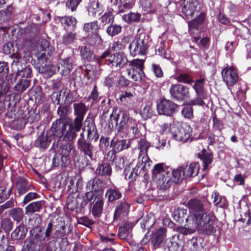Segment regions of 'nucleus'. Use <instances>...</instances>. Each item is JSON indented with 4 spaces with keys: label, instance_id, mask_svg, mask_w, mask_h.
I'll list each match as a JSON object with an SVG mask.
<instances>
[{
    "label": "nucleus",
    "instance_id": "obj_43",
    "mask_svg": "<svg viewBox=\"0 0 251 251\" xmlns=\"http://www.w3.org/2000/svg\"><path fill=\"white\" fill-rule=\"evenodd\" d=\"M199 157L202 161L203 164L202 171L205 172L208 169L209 165L212 162L213 154L212 153L202 151L201 153L199 154Z\"/></svg>",
    "mask_w": 251,
    "mask_h": 251
},
{
    "label": "nucleus",
    "instance_id": "obj_63",
    "mask_svg": "<svg viewBox=\"0 0 251 251\" xmlns=\"http://www.w3.org/2000/svg\"><path fill=\"white\" fill-rule=\"evenodd\" d=\"M99 10V2L95 0L90 2L88 7V11L89 15L95 16Z\"/></svg>",
    "mask_w": 251,
    "mask_h": 251
},
{
    "label": "nucleus",
    "instance_id": "obj_55",
    "mask_svg": "<svg viewBox=\"0 0 251 251\" xmlns=\"http://www.w3.org/2000/svg\"><path fill=\"white\" fill-rule=\"evenodd\" d=\"M86 41L91 46H96L101 44L102 39L99 33H95L89 35Z\"/></svg>",
    "mask_w": 251,
    "mask_h": 251
},
{
    "label": "nucleus",
    "instance_id": "obj_28",
    "mask_svg": "<svg viewBox=\"0 0 251 251\" xmlns=\"http://www.w3.org/2000/svg\"><path fill=\"white\" fill-rule=\"evenodd\" d=\"M9 67L8 64L5 62H0V81L1 82L7 81L9 79L12 80V84L15 80L14 75L10 74L8 75Z\"/></svg>",
    "mask_w": 251,
    "mask_h": 251
},
{
    "label": "nucleus",
    "instance_id": "obj_25",
    "mask_svg": "<svg viewBox=\"0 0 251 251\" xmlns=\"http://www.w3.org/2000/svg\"><path fill=\"white\" fill-rule=\"evenodd\" d=\"M129 206L128 203L125 200L119 201L115 209L114 220H119L126 217L129 212Z\"/></svg>",
    "mask_w": 251,
    "mask_h": 251
},
{
    "label": "nucleus",
    "instance_id": "obj_2",
    "mask_svg": "<svg viewBox=\"0 0 251 251\" xmlns=\"http://www.w3.org/2000/svg\"><path fill=\"white\" fill-rule=\"evenodd\" d=\"M113 113L110 115L111 120H114L117 126V136L122 137H126L128 134L132 133L134 137L139 138L144 134L145 128L144 125L129 117L126 112H123L114 116Z\"/></svg>",
    "mask_w": 251,
    "mask_h": 251
},
{
    "label": "nucleus",
    "instance_id": "obj_15",
    "mask_svg": "<svg viewBox=\"0 0 251 251\" xmlns=\"http://www.w3.org/2000/svg\"><path fill=\"white\" fill-rule=\"evenodd\" d=\"M170 93L172 98L177 100L182 101L190 97L189 88L180 84L172 85Z\"/></svg>",
    "mask_w": 251,
    "mask_h": 251
},
{
    "label": "nucleus",
    "instance_id": "obj_39",
    "mask_svg": "<svg viewBox=\"0 0 251 251\" xmlns=\"http://www.w3.org/2000/svg\"><path fill=\"white\" fill-rule=\"evenodd\" d=\"M16 187L19 195L25 193L30 189V187L26 180L20 176L16 178Z\"/></svg>",
    "mask_w": 251,
    "mask_h": 251
},
{
    "label": "nucleus",
    "instance_id": "obj_20",
    "mask_svg": "<svg viewBox=\"0 0 251 251\" xmlns=\"http://www.w3.org/2000/svg\"><path fill=\"white\" fill-rule=\"evenodd\" d=\"M41 228H40L39 233H37V234L40 236V239L44 243L51 239H55L60 236V231L56 230L55 226L53 225L51 222L49 223L47 226L45 235L41 233Z\"/></svg>",
    "mask_w": 251,
    "mask_h": 251
},
{
    "label": "nucleus",
    "instance_id": "obj_31",
    "mask_svg": "<svg viewBox=\"0 0 251 251\" xmlns=\"http://www.w3.org/2000/svg\"><path fill=\"white\" fill-rule=\"evenodd\" d=\"M85 130L87 131V139L88 141L96 142L99 139L97 129L93 121L89 122L85 126Z\"/></svg>",
    "mask_w": 251,
    "mask_h": 251
},
{
    "label": "nucleus",
    "instance_id": "obj_7",
    "mask_svg": "<svg viewBox=\"0 0 251 251\" xmlns=\"http://www.w3.org/2000/svg\"><path fill=\"white\" fill-rule=\"evenodd\" d=\"M84 201L89 203L91 212L95 218H99L103 213L104 200L103 196H94L92 192H86L84 197Z\"/></svg>",
    "mask_w": 251,
    "mask_h": 251
},
{
    "label": "nucleus",
    "instance_id": "obj_14",
    "mask_svg": "<svg viewBox=\"0 0 251 251\" xmlns=\"http://www.w3.org/2000/svg\"><path fill=\"white\" fill-rule=\"evenodd\" d=\"M151 165L148 162H144L143 160H138L136 166L132 170L129 172L127 169L124 171V175L126 178L128 176V179L133 181L136 179L137 176L140 175L145 176L146 174V171L149 169Z\"/></svg>",
    "mask_w": 251,
    "mask_h": 251
},
{
    "label": "nucleus",
    "instance_id": "obj_48",
    "mask_svg": "<svg viewBox=\"0 0 251 251\" xmlns=\"http://www.w3.org/2000/svg\"><path fill=\"white\" fill-rule=\"evenodd\" d=\"M173 176L172 180L175 183H179L181 182L185 176L181 166L176 169H173L172 171Z\"/></svg>",
    "mask_w": 251,
    "mask_h": 251
},
{
    "label": "nucleus",
    "instance_id": "obj_46",
    "mask_svg": "<svg viewBox=\"0 0 251 251\" xmlns=\"http://www.w3.org/2000/svg\"><path fill=\"white\" fill-rule=\"evenodd\" d=\"M18 81L14 86V89L17 91L23 92L29 86L31 80L27 78H18Z\"/></svg>",
    "mask_w": 251,
    "mask_h": 251
},
{
    "label": "nucleus",
    "instance_id": "obj_12",
    "mask_svg": "<svg viewBox=\"0 0 251 251\" xmlns=\"http://www.w3.org/2000/svg\"><path fill=\"white\" fill-rule=\"evenodd\" d=\"M175 128L173 126L171 127L170 132L173 138L176 140L185 143L191 140L192 129L189 125L183 123L176 130Z\"/></svg>",
    "mask_w": 251,
    "mask_h": 251
},
{
    "label": "nucleus",
    "instance_id": "obj_4",
    "mask_svg": "<svg viewBox=\"0 0 251 251\" xmlns=\"http://www.w3.org/2000/svg\"><path fill=\"white\" fill-rule=\"evenodd\" d=\"M50 43L46 39H40L37 43L36 56L38 61L36 68L39 73L47 72L49 69L50 54L49 52Z\"/></svg>",
    "mask_w": 251,
    "mask_h": 251
},
{
    "label": "nucleus",
    "instance_id": "obj_33",
    "mask_svg": "<svg viewBox=\"0 0 251 251\" xmlns=\"http://www.w3.org/2000/svg\"><path fill=\"white\" fill-rule=\"evenodd\" d=\"M52 159V164L55 167H65L70 163V159L60 152L57 151Z\"/></svg>",
    "mask_w": 251,
    "mask_h": 251
},
{
    "label": "nucleus",
    "instance_id": "obj_3",
    "mask_svg": "<svg viewBox=\"0 0 251 251\" xmlns=\"http://www.w3.org/2000/svg\"><path fill=\"white\" fill-rule=\"evenodd\" d=\"M71 123L67 122L65 120L62 119H56L52 123L50 131L51 135L54 137H56V139L53 142L52 146V149L55 150L57 148L60 139L63 137L65 141H71L76 138L77 137V132L78 131H75L74 133H71L70 132V126Z\"/></svg>",
    "mask_w": 251,
    "mask_h": 251
},
{
    "label": "nucleus",
    "instance_id": "obj_60",
    "mask_svg": "<svg viewBox=\"0 0 251 251\" xmlns=\"http://www.w3.org/2000/svg\"><path fill=\"white\" fill-rule=\"evenodd\" d=\"M176 79L179 82L188 84L193 82L191 76L185 73H181L178 75L176 76Z\"/></svg>",
    "mask_w": 251,
    "mask_h": 251
},
{
    "label": "nucleus",
    "instance_id": "obj_11",
    "mask_svg": "<svg viewBox=\"0 0 251 251\" xmlns=\"http://www.w3.org/2000/svg\"><path fill=\"white\" fill-rule=\"evenodd\" d=\"M193 88L196 94V97L191 100V103L194 105L203 106L204 100L207 99V93L204 90V79L201 78L193 80Z\"/></svg>",
    "mask_w": 251,
    "mask_h": 251
},
{
    "label": "nucleus",
    "instance_id": "obj_40",
    "mask_svg": "<svg viewBox=\"0 0 251 251\" xmlns=\"http://www.w3.org/2000/svg\"><path fill=\"white\" fill-rule=\"evenodd\" d=\"M51 141L47 133L45 135L44 132L41 133L35 141V146L37 147L45 149L49 146Z\"/></svg>",
    "mask_w": 251,
    "mask_h": 251
},
{
    "label": "nucleus",
    "instance_id": "obj_32",
    "mask_svg": "<svg viewBox=\"0 0 251 251\" xmlns=\"http://www.w3.org/2000/svg\"><path fill=\"white\" fill-rule=\"evenodd\" d=\"M186 177H192L196 176L199 170V164L198 163L193 162L189 165L183 164L181 165Z\"/></svg>",
    "mask_w": 251,
    "mask_h": 251
},
{
    "label": "nucleus",
    "instance_id": "obj_19",
    "mask_svg": "<svg viewBox=\"0 0 251 251\" xmlns=\"http://www.w3.org/2000/svg\"><path fill=\"white\" fill-rule=\"evenodd\" d=\"M77 144V149L92 160H95L97 148L92 144L90 141H79Z\"/></svg>",
    "mask_w": 251,
    "mask_h": 251
},
{
    "label": "nucleus",
    "instance_id": "obj_35",
    "mask_svg": "<svg viewBox=\"0 0 251 251\" xmlns=\"http://www.w3.org/2000/svg\"><path fill=\"white\" fill-rule=\"evenodd\" d=\"M26 226L21 223L17 226L11 233V237L14 240H21L24 239L27 232Z\"/></svg>",
    "mask_w": 251,
    "mask_h": 251
},
{
    "label": "nucleus",
    "instance_id": "obj_21",
    "mask_svg": "<svg viewBox=\"0 0 251 251\" xmlns=\"http://www.w3.org/2000/svg\"><path fill=\"white\" fill-rule=\"evenodd\" d=\"M74 62L75 57L73 56L61 59L57 64V70L60 74L62 76L69 75L73 69Z\"/></svg>",
    "mask_w": 251,
    "mask_h": 251
},
{
    "label": "nucleus",
    "instance_id": "obj_42",
    "mask_svg": "<svg viewBox=\"0 0 251 251\" xmlns=\"http://www.w3.org/2000/svg\"><path fill=\"white\" fill-rule=\"evenodd\" d=\"M8 215L16 223L22 221L24 216L23 210L20 207L14 208L9 210Z\"/></svg>",
    "mask_w": 251,
    "mask_h": 251
},
{
    "label": "nucleus",
    "instance_id": "obj_56",
    "mask_svg": "<svg viewBox=\"0 0 251 251\" xmlns=\"http://www.w3.org/2000/svg\"><path fill=\"white\" fill-rule=\"evenodd\" d=\"M9 125L11 128L15 130L22 129L26 124L25 121L22 118H17L9 121Z\"/></svg>",
    "mask_w": 251,
    "mask_h": 251
},
{
    "label": "nucleus",
    "instance_id": "obj_38",
    "mask_svg": "<svg viewBox=\"0 0 251 251\" xmlns=\"http://www.w3.org/2000/svg\"><path fill=\"white\" fill-rule=\"evenodd\" d=\"M57 113L60 117L59 119L65 120L68 122H72V119L68 117L71 113V110L69 105H60L57 108Z\"/></svg>",
    "mask_w": 251,
    "mask_h": 251
},
{
    "label": "nucleus",
    "instance_id": "obj_27",
    "mask_svg": "<svg viewBox=\"0 0 251 251\" xmlns=\"http://www.w3.org/2000/svg\"><path fill=\"white\" fill-rule=\"evenodd\" d=\"M130 146V141L126 139H118L113 138L110 143V147L116 151L120 152L128 149Z\"/></svg>",
    "mask_w": 251,
    "mask_h": 251
},
{
    "label": "nucleus",
    "instance_id": "obj_58",
    "mask_svg": "<svg viewBox=\"0 0 251 251\" xmlns=\"http://www.w3.org/2000/svg\"><path fill=\"white\" fill-rule=\"evenodd\" d=\"M1 228L7 233H9L13 226V222L9 218H4L0 221Z\"/></svg>",
    "mask_w": 251,
    "mask_h": 251
},
{
    "label": "nucleus",
    "instance_id": "obj_49",
    "mask_svg": "<svg viewBox=\"0 0 251 251\" xmlns=\"http://www.w3.org/2000/svg\"><path fill=\"white\" fill-rule=\"evenodd\" d=\"M59 21L62 25H64V27H72L75 29L76 24L77 21L76 19L73 16H64L59 18Z\"/></svg>",
    "mask_w": 251,
    "mask_h": 251
},
{
    "label": "nucleus",
    "instance_id": "obj_54",
    "mask_svg": "<svg viewBox=\"0 0 251 251\" xmlns=\"http://www.w3.org/2000/svg\"><path fill=\"white\" fill-rule=\"evenodd\" d=\"M141 15L138 13L130 12L123 16V19L128 23L138 22L141 19Z\"/></svg>",
    "mask_w": 251,
    "mask_h": 251
},
{
    "label": "nucleus",
    "instance_id": "obj_1",
    "mask_svg": "<svg viewBox=\"0 0 251 251\" xmlns=\"http://www.w3.org/2000/svg\"><path fill=\"white\" fill-rule=\"evenodd\" d=\"M186 206L190 211L192 224L202 234L210 235L215 232L214 225L215 217L210 213L205 212L202 202L196 199H190Z\"/></svg>",
    "mask_w": 251,
    "mask_h": 251
},
{
    "label": "nucleus",
    "instance_id": "obj_5",
    "mask_svg": "<svg viewBox=\"0 0 251 251\" xmlns=\"http://www.w3.org/2000/svg\"><path fill=\"white\" fill-rule=\"evenodd\" d=\"M100 60L108 66L115 67L117 70L123 68L127 64L128 60L126 55L122 52L111 54L109 49L105 50L100 55Z\"/></svg>",
    "mask_w": 251,
    "mask_h": 251
},
{
    "label": "nucleus",
    "instance_id": "obj_22",
    "mask_svg": "<svg viewBox=\"0 0 251 251\" xmlns=\"http://www.w3.org/2000/svg\"><path fill=\"white\" fill-rule=\"evenodd\" d=\"M182 9L183 13L188 18H192L195 12L200 8L197 0H186L184 1Z\"/></svg>",
    "mask_w": 251,
    "mask_h": 251
},
{
    "label": "nucleus",
    "instance_id": "obj_59",
    "mask_svg": "<svg viewBox=\"0 0 251 251\" xmlns=\"http://www.w3.org/2000/svg\"><path fill=\"white\" fill-rule=\"evenodd\" d=\"M76 40V35L72 32H69L63 35L62 43L65 46L69 45Z\"/></svg>",
    "mask_w": 251,
    "mask_h": 251
},
{
    "label": "nucleus",
    "instance_id": "obj_13",
    "mask_svg": "<svg viewBox=\"0 0 251 251\" xmlns=\"http://www.w3.org/2000/svg\"><path fill=\"white\" fill-rule=\"evenodd\" d=\"M177 104L166 99H160L156 102L157 110L159 115L171 116L175 112Z\"/></svg>",
    "mask_w": 251,
    "mask_h": 251
},
{
    "label": "nucleus",
    "instance_id": "obj_18",
    "mask_svg": "<svg viewBox=\"0 0 251 251\" xmlns=\"http://www.w3.org/2000/svg\"><path fill=\"white\" fill-rule=\"evenodd\" d=\"M172 217L174 220L179 224L182 225L185 223V226L190 227H195L193 226L192 223V217L188 216L187 213V210L184 208H177L174 210L172 213Z\"/></svg>",
    "mask_w": 251,
    "mask_h": 251
},
{
    "label": "nucleus",
    "instance_id": "obj_52",
    "mask_svg": "<svg viewBox=\"0 0 251 251\" xmlns=\"http://www.w3.org/2000/svg\"><path fill=\"white\" fill-rule=\"evenodd\" d=\"M122 28L120 25L113 24L112 23L107 27L106 31L109 36L113 37L119 34L122 31Z\"/></svg>",
    "mask_w": 251,
    "mask_h": 251
},
{
    "label": "nucleus",
    "instance_id": "obj_8",
    "mask_svg": "<svg viewBox=\"0 0 251 251\" xmlns=\"http://www.w3.org/2000/svg\"><path fill=\"white\" fill-rule=\"evenodd\" d=\"M150 40L149 37L145 34H141L129 45L128 49L131 55H145L149 47Z\"/></svg>",
    "mask_w": 251,
    "mask_h": 251
},
{
    "label": "nucleus",
    "instance_id": "obj_51",
    "mask_svg": "<svg viewBox=\"0 0 251 251\" xmlns=\"http://www.w3.org/2000/svg\"><path fill=\"white\" fill-rule=\"evenodd\" d=\"M141 226L142 229L151 227L154 223V218L151 214H147L141 219Z\"/></svg>",
    "mask_w": 251,
    "mask_h": 251
},
{
    "label": "nucleus",
    "instance_id": "obj_45",
    "mask_svg": "<svg viewBox=\"0 0 251 251\" xmlns=\"http://www.w3.org/2000/svg\"><path fill=\"white\" fill-rule=\"evenodd\" d=\"M0 251H15L14 246L9 244L4 235L0 229Z\"/></svg>",
    "mask_w": 251,
    "mask_h": 251
},
{
    "label": "nucleus",
    "instance_id": "obj_62",
    "mask_svg": "<svg viewBox=\"0 0 251 251\" xmlns=\"http://www.w3.org/2000/svg\"><path fill=\"white\" fill-rule=\"evenodd\" d=\"M134 5L132 0H126L121 3L118 6L119 12L123 13L126 9H131Z\"/></svg>",
    "mask_w": 251,
    "mask_h": 251
},
{
    "label": "nucleus",
    "instance_id": "obj_17",
    "mask_svg": "<svg viewBox=\"0 0 251 251\" xmlns=\"http://www.w3.org/2000/svg\"><path fill=\"white\" fill-rule=\"evenodd\" d=\"M103 181L97 176H95L88 181L86 187L90 191L88 192H92L94 196H103Z\"/></svg>",
    "mask_w": 251,
    "mask_h": 251
},
{
    "label": "nucleus",
    "instance_id": "obj_16",
    "mask_svg": "<svg viewBox=\"0 0 251 251\" xmlns=\"http://www.w3.org/2000/svg\"><path fill=\"white\" fill-rule=\"evenodd\" d=\"M222 75L224 81L228 87L232 86L239 81L237 70L233 67L224 68L222 71Z\"/></svg>",
    "mask_w": 251,
    "mask_h": 251
},
{
    "label": "nucleus",
    "instance_id": "obj_23",
    "mask_svg": "<svg viewBox=\"0 0 251 251\" xmlns=\"http://www.w3.org/2000/svg\"><path fill=\"white\" fill-rule=\"evenodd\" d=\"M137 142L138 148L140 150L138 160H143V162H148L151 165L152 162L147 154L148 150L150 147V143L143 138L140 139Z\"/></svg>",
    "mask_w": 251,
    "mask_h": 251
},
{
    "label": "nucleus",
    "instance_id": "obj_10",
    "mask_svg": "<svg viewBox=\"0 0 251 251\" xmlns=\"http://www.w3.org/2000/svg\"><path fill=\"white\" fill-rule=\"evenodd\" d=\"M144 60L143 59H133L129 62L126 72L132 79L136 81H141L145 77L143 71Z\"/></svg>",
    "mask_w": 251,
    "mask_h": 251
},
{
    "label": "nucleus",
    "instance_id": "obj_47",
    "mask_svg": "<svg viewBox=\"0 0 251 251\" xmlns=\"http://www.w3.org/2000/svg\"><path fill=\"white\" fill-rule=\"evenodd\" d=\"M100 26L99 25L97 21L88 23L84 24L83 30L89 35L91 34L99 33Z\"/></svg>",
    "mask_w": 251,
    "mask_h": 251
},
{
    "label": "nucleus",
    "instance_id": "obj_9",
    "mask_svg": "<svg viewBox=\"0 0 251 251\" xmlns=\"http://www.w3.org/2000/svg\"><path fill=\"white\" fill-rule=\"evenodd\" d=\"M11 66L13 70L16 71L15 79L18 78L30 79L31 77V67L29 65H27L24 59L18 56V55L14 56Z\"/></svg>",
    "mask_w": 251,
    "mask_h": 251
},
{
    "label": "nucleus",
    "instance_id": "obj_37",
    "mask_svg": "<svg viewBox=\"0 0 251 251\" xmlns=\"http://www.w3.org/2000/svg\"><path fill=\"white\" fill-rule=\"evenodd\" d=\"M111 173L112 169L110 165L105 162L99 163L96 170V174L104 177L109 176Z\"/></svg>",
    "mask_w": 251,
    "mask_h": 251
},
{
    "label": "nucleus",
    "instance_id": "obj_29",
    "mask_svg": "<svg viewBox=\"0 0 251 251\" xmlns=\"http://www.w3.org/2000/svg\"><path fill=\"white\" fill-rule=\"evenodd\" d=\"M53 150L55 152H59L66 157H68L70 159L71 155L75 151V147L73 144L69 142L66 143L65 144H61L60 145L59 143L55 150L54 149Z\"/></svg>",
    "mask_w": 251,
    "mask_h": 251
},
{
    "label": "nucleus",
    "instance_id": "obj_53",
    "mask_svg": "<svg viewBox=\"0 0 251 251\" xmlns=\"http://www.w3.org/2000/svg\"><path fill=\"white\" fill-rule=\"evenodd\" d=\"M79 49L81 56L83 59L90 61L93 59V52L89 47L86 46L79 47Z\"/></svg>",
    "mask_w": 251,
    "mask_h": 251
},
{
    "label": "nucleus",
    "instance_id": "obj_44",
    "mask_svg": "<svg viewBox=\"0 0 251 251\" xmlns=\"http://www.w3.org/2000/svg\"><path fill=\"white\" fill-rule=\"evenodd\" d=\"M173 182V180L168 175V174L161 177H158L157 179L158 186L160 187V189L163 190L168 189L172 184Z\"/></svg>",
    "mask_w": 251,
    "mask_h": 251
},
{
    "label": "nucleus",
    "instance_id": "obj_57",
    "mask_svg": "<svg viewBox=\"0 0 251 251\" xmlns=\"http://www.w3.org/2000/svg\"><path fill=\"white\" fill-rule=\"evenodd\" d=\"M114 16L112 12H105L100 19V25L104 26L107 24L112 23L114 22Z\"/></svg>",
    "mask_w": 251,
    "mask_h": 251
},
{
    "label": "nucleus",
    "instance_id": "obj_34",
    "mask_svg": "<svg viewBox=\"0 0 251 251\" xmlns=\"http://www.w3.org/2000/svg\"><path fill=\"white\" fill-rule=\"evenodd\" d=\"M16 101L14 99L10 101L6 100L4 102L0 101V114L4 111L5 105H7V112L6 116L8 118H12L13 116L15 115V109L14 108Z\"/></svg>",
    "mask_w": 251,
    "mask_h": 251
},
{
    "label": "nucleus",
    "instance_id": "obj_50",
    "mask_svg": "<svg viewBox=\"0 0 251 251\" xmlns=\"http://www.w3.org/2000/svg\"><path fill=\"white\" fill-rule=\"evenodd\" d=\"M193 105H194L191 103V100L187 104L183 105L181 113L184 118L188 119H191L193 118Z\"/></svg>",
    "mask_w": 251,
    "mask_h": 251
},
{
    "label": "nucleus",
    "instance_id": "obj_26",
    "mask_svg": "<svg viewBox=\"0 0 251 251\" xmlns=\"http://www.w3.org/2000/svg\"><path fill=\"white\" fill-rule=\"evenodd\" d=\"M166 231L165 228H160L155 231L151 241L154 249L158 248L163 243L166 236Z\"/></svg>",
    "mask_w": 251,
    "mask_h": 251
},
{
    "label": "nucleus",
    "instance_id": "obj_61",
    "mask_svg": "<svg viewBox=\"0 0 251 251\" xmlns=\"http://www.w3.org/2000/svg\"><path fill=\"white\" fill-rule=\"evenodd\" d=\"M153 176H155L159 175V177L167 175V172L165 170L163 164L161 163L156 164L152 170Z\"/></svg>",
    "mask_w": 251,
    "mask_h": 251
},
{
    "label": "nucleus",
    "instance_id": "obj_36",
    "mask_svg": "<svg viewBox=\"0 0 251 251\" xmlns=\"http://www.w3.org/2000/svg\"><path fill=\"white\" fill-rule=\"evenodd\" d=\"M44 204L43 201H36L29 203L25 208V214L30 215L34 212H40Z\"/></svg>",
    "mask_w": 251,
    "mask_h": 251
},
{
    "label": "nucleus",
    "instance_id": "obj_6",
    "mask_svg": "<svg viewBox=\"0 0 251 251\" xmlns=\"http://www.w3.org/2000/svg\"><path fill=\"white\" fill-rule=\"evenodd\" d=\"M73 108L74 115L75 117L71 123L70 126L71 133H74L75 131L80 130L84 117L88 111L87 106L81 102L74 103Z\"/></svg>",
    "mask_w": 251,
    "mask_h": 251
},
{
    "label": "nucleus",
    "instance_id": "obj_64",
    "mask_svg": "<svg viewBox=\"0 0 251 251\" xmlns=\"http://www.w3.org/2000/svg\"><path fill=\"white\" fill-rule=\"evenodd\" d=\"M28 115L26 116V122L32 124L40 119V115L38 113H36L34 111H30L28 112Z\"/></svg>",
    "mask_w": 251,
    "mask_h": 251
},
{
    "label": "nucleus",
    "instance_id": "obj_30",
    "mask_svg": "<svg viewBox=\"0 0 251 251\" xmlns=\"http://www.w3.org/2000/svg\"><path fill=\"white\" fill-rule=\"evenodd\" d=\"M83 181L80 177H74L71 178L68 185V190L70 194H75L82 189Z\"/></svg>",
    "mask_w": 251,
    "mask_h": 251
},
{
    "label": "nucleus",
    "instance_id": "obj_24",
    "mask_svg": "<svg viewBox=\"0 0 251 251\" xmlns=\"http://www.w3.org/2000/svg\"><path fill=\"white\" fill-rule=\"evenodd\" d=\"M44 243L37 233L33 238L25 242L24 251H41L43 250Z\"/></svg>",
    "mask_w": 251,
    "mask_h": 251
},
{
    "label": "nucleus",
    "instance_id": "obj_41",
    "mask_svg": "<svg viewBox=\"0 0 251 251\" xmlns=\"http://www.w3.org/2000/svg\"><path fill=\"white\" fill-rule=\"evenodd\" d=\"M122 196L121 192L116 187L108 189L105 193V197L109 202H113L120 199Z\"/></svg>",
    "mask_w": 251,
    "mask_h": 251
}]
</instances>
